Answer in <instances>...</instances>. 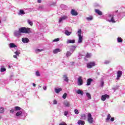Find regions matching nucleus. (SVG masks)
<instances>
[{"label": "nucleus", "instance_id": "43", "mask_svg": "<svg viewBox=\"0 0 125 125\" xmlns=\"http://www.w3.org/2000/svg\"><path fill=\"white\" fill-rule=\"evenodd\" d=\"M110 121L111 122H114V121H115V118L114 117H111V119H110Z\"/></svg>", "mask_w": 125, "mask_h": 125}, {"label": "nucleus", "instance_id": "6", "mask_svg": "<svg viewBox=\"0 0 125 125\" xmlns=\"http://www.w3.org/2000/svg\"><path fill=\"white\" fill-rule=\"evenodd\" d=\"M110 98V96L107 94L103 95L101 97V100L102 101H105L106 99H108Z\"/></svg>", "mask_w": 125, "mask_h": 125}, {"label": "nucleus", "instance_id": "44", "mask_svg": "<svg viewBox=\"0 0 125 125\" xmlns=\"http://www.w3.org/2000/svg\"><path fill=\"white\" fill-rule=\"evenodd\" d=\"M69 113V112L68 111H64V116H67V115H68V114Z\"/></svg>", "mask_w": 125, "mask_h": 125}, {"label": "nucleus", "instance_id": "17", "mask_svg": "<svg viewBox=\"0 0 125 125\" xmlns=\"http://www.w3.org/2000/svg\"><path fill=\"white\" fill-rule=\"evenodd\" d=\"M77 94H81V95H83V91L81 89H78L76 91Z\"/></svg>", "mask_w": 125, "mask_h": 125}, {"label": "nucleus", "instance_id": "48", "mask_svg": "<svg viewBox=\"0 0 125 125\" xmlns=\"http://www.w3.org/2000/svg\"><path fill=\"white\" fill-rule=\"evenodd\" d=\"M43 88L44 90H46V89H47L46 86H44L43 87Z\"/></svg>", "mask_w": 125, "mask_h": 125}, {"label": "nucleus", "instance_id": "26", "mask_svg": "<svg viewBox=\"0 0 125 125\" xmlns=\"http://www.w3.org/2000/svg\"><path fill=\"white\" fill-rule=\"evenodd\" d=\"M86 95L88 99L90 100L91 99V95L89 93H86Z\"/></svg>", "mask_w": 125, "mask_h": 125}, {"label": "nucleus", "instance_id": "21", "mask_svg": "<svg viewBox=\"0 0 125 125\" xmlns=\"http://www.w3.org/2000/svg\"><path fill=\"white\" fill-rule=\"evenodd\" d=\"M67 43H75L76 42V41L75 40H68L66 42Z\"/></svg>", "mask_w": 125, "mask_h": 125}, {"label": "nucleus", "instance_id": "39", "mask_svg": "<svg viewBox=\"0 0 125 125\" xmlns=\"http://www.w3.org/2000/svg\"><path fill=\"white\" fill-rule=\"evenodd\" d=\"M20 14H25V12H24V10H20Z\"/></svg>", "mask_w": 125, "mask_h": 125}, {"label": "nucleus", "instance_id": "34", "mask_svg": "<svg viewBox=\"0 0 125 125\" xmlns=\"http://www.w3.org/2000/svg\"><path fill=\"white\" fill-rule=\"evenodd\" d=\"M6 71V69L5 68L1 67L0 68V72L2 73L3 72H5Z\"/></svg>", "mask_w": 125, "mask_h": 125}, {"label": "nucleus", "instance_id": "29", "mask_svg": "<svg viewBox=\"0 0 125 125\" xmlns=\"http://www.w3.org/2000/svg\"><path fill=\"white\" fill-rule=\"evenodd\" d=\"M21 115H22V111H20L16 113L17 117H19V116H21Z\"/></svg>", "mask_w": 125, "mask_h": 125}, {"label": "nucleus", "instance_id": "51", "mask_svg": "<svg viewBox=\"0 0 125 125\" xmlns=\"http://www.w3.org/2000/svg\"><path fill=\"white\" fill-rule=\"evenodd\" d=\"M13 57H14V58H17V55H15L13 56Z\"/></svg>", "mask_w": 125, "mask_h": 125}, {"label": "nucleus", "instance_id": "2", "mask_svg": "<svg viewBox=\"0 0 125 125\" xmlns=\"http://www.w3.org/2000/svg\"><path fill=\"white\" fill-rule=\"evenodd\" d=\"M79 40H78V43H81L83 42V37L82 36V30L79 29L78 31Z\"/></svg>", "mask_w": 125, "mask_h": 125}, {"label": "nucleus", "instance_id": "14", "mask_svg": "<svg viewBox=\"0 0 125 125\" xmlns=\"http://www.w3.org/2000/svg\"><path fill=\"white\" fill-rule=\"evenodd\" d=\"M109 17H110L111 19V22L112 23H116V21H115V20H114V15H109Z\"/></svg>", "mask_w": 125, "mask_h": 125}, {"label": "nucleus", "instance_id": "31", "mask_svg": "<svg viewBox=\"0 0 125 125\" xmlns=\"http://www.w3.org/2000/svg\"><path fill=\"white\" fill-rule=\"evenodd\" d=\"M71 54H72L69 51H67L66 53V55L67 57H69V56H71Z\"/></svg>", "mask_w": 125, "mask_h": 125}, {"label": "nucleus", "instance_id": "15", "mask_svg": "<svg viewBox=\"0 0 125 125\" xmlns=\"http://www.w3.org/2000/svg\"><path fill=\"white\" fill-rule=\"evenodd\" d=\"M22 42L24 43H28L29 42V39L25 38L22 39Z\"/></svg>", "mask_w": 125, "mask_h": 125}, {"label": "nucleus", "instance_id": "54", "mask_svg": "<svg viewBox=\"0 0 125 125\" xmlns=\"http://www.w3.org/2000/svg\"><path fill=\"white\" fill-rule=\"evenodd\" d=\"M9 68H10V65H9Z\"/></svg>", "mask_w": 125, "mask_h": 125}, {"label": "nucleus", "instance_id": "36", "mask_svg": "<svg viewBox=\"0 0 125 125\" xmlns=\"http://www.w3.org/2000/svg\"><path fill=\"white\" fill-rule=\"evenodd\" d=\"M66 97H67V93H64L62 96V98L66 99Z\"/></svg>", "mask_w": 125, "mask_h": 125}, {"label": "nucleus", "instance_id": "56", "mask_svg": "<svg viewBox=\"0 0 125 125\" xmlns=\"http://www.w3.org/2000/svg\"><path fill=\"white\" fill-rule=\"evenodd\" d=\"M39 87H41V86H39Z\"/></svg>", "mask_w": 125, "mask_h": 125}, {"label": "nucleus", "instance_id": "18", "mask_svg": "<svg viewBox=\"0 0 125 125\" xmlns=\"http://www.w3.org/2000/svg\"><path fill=\"white\" fill-rule=\"evenodd\" d=\"M63 81H64V82H66L67 83L69 82V79H68V77L67 76V75H63Z\"/></svg>", "mask_w": 125, "mask_h": 125}, {"label": "nucleus", "instance_id": "3", "mask_svg": "<svg viewBox=\"0 0 125 125\" xmlns=\"http://www.w3.org/2000/svg\"><path fill=\"white\" fill-rule=\"evenodd\" d=\"M95 66V62H91L89 63H87V68L88 69H91L92 67H94Z\"/></svg>", "mask_w": 125, "mask_h": 125}, {"label": "nucleus", "instance_id": "30", "mask_svg": "<svg viewBox=\"0 0 125 125\" xmlns=\"http://www.w3.org/2000/svg\"><path fill=\"white\" fill-rule=\"evenodd\" d=\"M27 23L30 25V26H33V22L31 21L30 20H27Z\"/></svg>", "mask_w": 125, "mask_h": 125}, {"label": "nucleus", "instance_id": "1", "mask_svg": "<svg viewBox=\"0 0 125 125\" xmlns=\"http://www.w3.org/2000/svg\"><path fill=\"white\" fill-rule=\"evenodd\" d=\"M19 31H20L21 33H23V34H29V33H31V28L28 27L26 28L25 27H22L19 28Z\"/></svg>", "mask_w": 125, "mask_h": 125}, {"label": "nucleus", "instance_id": "45", "mask_svg": "<svg viewBox=\"0 0 125 125\" xmlns=\"http://www.w3.org/2000/svg\"><path fill=\"white\" fill-rule=\"evenodd\" d=\"M15 54L17 55V56L19 55L20 54V53L18 52V51L15 52Z\"/></svg>", "mask_w": 125, "mask_h": 125}, {"label": "nucleus", "instance_id": "10", "mask_svg": "<svg viewBox=\"0 0 125 125\" xmlns=\"http://www.w3.org/2000/svg\"><path fill=\"white\" fill-rule=\"evenodd\" d=\"M21 32H20V30H19V31H15L14 32L15 37H19V36H21Z\"/></svg>", "mask_w": 125, "mask_h": 125}, {"label": "nucleus", "instance_id": "23", "mask_svg": "<svg viewBox=\"0 0 125 125\" xmlns=\"http://www.w3.org/2000/svg\"><path fill=\"white\" fill-rule=\"evenodd\" d=\"M64 34L66 35V36H70V35L72 34V32H69V31L65 30Z\"/></svg>", "mask_w": 125, "mask_h": 125}, {"label": "nucleus", "instance_id": "52", "mask_svg": "<svg viewBox=\"0 0 125 125\" xmlns=\"http://www.w3.org/2000/svg\"><path fill=\"white\" fill-rule=\"evenodd\" d=\"M33 86H34V87H35V86H36V84L34 83H33Z\"/></svg>", "mask_w": 125, "mask_h": 125}, {"label": "nucleus", "instance_id": "40", "mask_svg": "<svg viewBox=\"0 0 125 125\" xmlns=\"http://www.w3.org/2000/svg\"><path fill=\"white\" fill-rule=\"evenodd\" d=\"M36 75L37 77H40L41 76V74H40V72L39 71H36Z\"/></svg>", "mask_w": 125, "mask_h": 125}, {"label": "nucleus", "instance_id": "47", "mask_svg": "<svg viewBox=\"0 0 125 125\" xmlns=\"http://www.w3.org/2000/svg\"><path fill=\"white\" fill-rule=\"evenodd\" d=\"M10 113H11V114H13V113H14V110L11 109V110H10Z\"/></svg>", "mask_w": 125, "mask_h": 125}, {"label": "nucleus", "instance_id": "55", "mask_svg": "<svg viewBox=\"0 0 125 125\" xmlns=\"http://www.w3.org/2000/svg\"><path fill=\"white\" fill-rule=\"evenodd\" d=\"M1 23V21H0V23Z\"/></svg>", "mask_w": 125, "mask_h": 125}, {"label": "nucleus", "instance_id": "33", "mask_svg": "<svg viewBox=\"0 0 125 125\" xmlns=\"http://www.w3.org/2000/svg\"><path fill=\"white\" fill-rule=\"evenodd\" d=\"M117 41L118 42H123V39L121 37H118L117 38Z\"/></svg>", "mask_w": 125, "mask_h": 125}, {"label": "nucleus", "instance_id": "13", "mask_svg": "<svg viewBox=\"0 0 125 125\" xmlns=\"http://www.w3.org/2000/svg\"><path fill=\"white\" fill-rule=\"evenodd\" d=\"M77 124L79 125H85V122L83 120H78Z\"/></svg>", "mask_w": 125, "mask_h": 125}, {"label": "nucleus", "instance_id": "25", "mask_svg": "<svg viewBox=\"0 0 125 125\" xmlns=\"http://www.w3.org/2000/svg\"><path fill=\"white\" fill-rule=\"evenodd\" d=\"M81 120H86V115H85V114H81Z\"/></svg>", "mask_w": 125, "mask_h": 125}, {"label": "nucleus", "instance_id": "22", "mask_svg": "<svg viewBox=\"0 0 125 125\" xmlns=\"http://www.w3.org/2000/svg\"><path fill=\"white\" fill-rule=\"evenodd\" d=\"M9 46L11 48H13L14 47H17V45H15L14 43H10L9 44Z\"/></svg>", "mask_w": 125, "mask_h": 125}, {"label": "nucleus", "instance_id": "49", "mask_svg": "<svg viewBox=\"0 0 125 125\" xmlns=\"http://www.w3.org/2000/svg\"><path fill=\"white\" fill-rule=\"evenodd\" d=\"M105 64H109V63H110V62H109V61H106V62H105Z\"/></svg>", "mask_w": 125, "mask_h": 125}, {"label": "nucleus", "instance_id": "28", "mask_svg": "<svg viewBox=\"0 0 125 125\" xmlns=\"http://www.w3.org/2000/svg\"><path fill=\"white\" fill-rule=\"evenodd\" d=\"M15 111H20V110H21V107L19 106H16L15 107Z\"/></svg>", "mask_w": 125, "mask_h": 125}, {"label": "nucleus", "instance_id": "8", "mask_svg": "<svg viewBox=\"0 0 125 125\" xmlns=\"http://www.w3.org/2000/svg\"><path fill=\"white\" fill-rule=\"evenodd\" d=\"M70 14L72 16H77L78 15V12L75 9H72Z\"/></svg>", "mask_w": 125, "mask_h": 125}, {"label": "nucleus", "instance_id": "46", "mask_svg": "<svg viewBox=\"0 0 125 125\" xmlns=\"http://www.w3.org/2000/svg\"><path fill=\"white\" fill-rule=\"evenodd\" d=\"M101 84V86H103V85H104V82L102 81Z\"/></svg>", "mask_w": 125, "mask_h": 125}, {"label": "nucleus", "instance_id": "37", "mask_svg": "<svg viewBox=\"0 0 125 125\" xmlns=\"http://www.w3.org/2000/svg\"><path fill=\"white\" fill-rule=\"evenodd\" d=\"M86 19H87V20H88V21H90L92 20L93 18H92V17H87V18H86Z\"/></svg>", "mask_w": 125, "mask_h": 125}, {"label": "nucleus", "instance_id": "41", "mask_svg": "<svg viewBox=\"0 0 125 125\" xmlns=\"http://www.w3.org/2000/svg\"><path fill=\"white\" fill-rule=\"evenodd\" d=\"M86 58H90V54H89L88 53H87L86 55Z\"/></svg>", "mask_w": 125, "mask_h": 125}, {"label": "nucleus", "instance_id": "50", "mask_svg": "<svg viewBox=\"0 0 125 125\" xmlns=\"http://www.w3.org/2000/svg\"><path fill=\"white\" fill-rule=\"evenodd\" d=\"M38 2L41 3V2H42V0H38Z\"/></svg>", "mask_w": 125, "mask_h": 125}, {"label": "nucleus", "instance_id": "53", "mask_svg": "<svg viewBox=\"0 0 125 125\" xmlns=\"http://www.w3.org/2000/svg\"><path fill=\"white\" fill-rule=\"evenodd\" d=\"M0 119H1V116L0 115Z\"/></svg>", "mask_w": 125, "mask_h": 125}, {"label": "nucleus", "instance_id": "7", "mask_svg": "<svg viewBox=\"0 0 125 125\" xmlns=\"http://www.w3.org/2000/svg\"><path fill=\"white\" fill-rule=\"evenodd\" d=\"M122 75H123V71H122L121 70H119L117 72L116 80H120V78H121V77H122Z\"/></svg>", "mask_w": 125, "mask_h": 125}, {"label": "nucleus", "instance_id": "11", "mask_svg": "<svg viewBox=\"0 0 125 125\" xmlns=\"http://www.w3.org/2000/svg\"><path fill=\"white\" fill-rule=\"evenodd\" d=\"M61 51H62V50H61L59 48H57L53 50V53L54 54H56L58 53V52H61Z\"/></svg>", "mask_w": 125, "mask_h": 125}, {"label": "nucleus", "instance_id": "38", "mask_svg": "<svg viewBox=\"0 0 125 125\" xmlns=\"http://www.w3.org/2000/svg\"><path fill=\"white\" fill-rule=\"evenodd\" d=\"M74 113L76 114V115H78L79 113V110H78L77 109H74Z\"/></svg>", "mask_w": 125, "mask_h": 125}, {"label": "nucleus", "instance_id": "5", "mask_svg": "<svg viewBox=\"0 0 125 125\" xmlns=\"http://www.w3.org/2000/svg\"><path fill=\"white\" fill-rule=\"evenodd\" d=\"M83 79L82 76H79L78 79V85H83Z\"/></svg>", "mask_w": 125, "mask_h": 125}, {"label": "nucleus", "instance_id": "35", "mask_svg": "<svg viewBox=\"0 0 125 125\" xmlns=\"http://www.w3.org/2000/svg\"><path fill=\"white\" fill-rule=\"evenodd\" d=\"M59 41H60V39H59V38H57V39H54L53 41V42H59Z\"/></svg>", "mask_w": 125, "mask_h": 125}, {"label": "nucleus", "instance_id": "4", "mask_svg": "<svg viewBox=\"0 0 125 125\" xmlns=\"http://www.w3.org/2000/svg\"><path fill=\"white\" fill-rule=\"evenodd\" d=\"M88 123H89V124H92V123H93V118H92V116H91V113H88Z\"/></svg>", "mask_w": 125, "mask_h": 125}, {"label": "nucleus", "instance_id": "27", "mask_svg": "<svg viewBox=\"0 0 125 125\" xmlns=\"http://www.w3.org/2000/svg\"><path fill=\"white\" fill-rule=\"evenodd\" d=\"M41 51H43V49H37L35 50L36 53H38V52H41Z\"/></svg>", "mask_w": 125, "mask_h": 125}, {"label": "nucleus", "instance_id": "16", "mask_svg": "<svg viewBox=\"0 0 125 125\" xmlns=\"http://www.w3.org/2000/svg\"><path fill=\"white\" fill-rule=\"evenodd\" d=\"M63 105H64L65 107H70V102L67 101H65L63 103Z\"/></svg>", "mask_w": 125, "mask_h": 125}, {"label": "nucleus", "instance_id": "19", "mask_svg": "<svg viewBox=\"0 0 125 125\" xmlns=\"http://www.w3.org/2000/svg\"><path fill=\"white\" fill-rule=\"evenodd\" d=\"M110 119H111V114H108L107 116V118L105 119V121L106 122V123H108V122H109V121H110Z\"/></svg>", "mask_w": 125, "mask_h": 125}, {"label": "nucleus", "instance_id": "20", "mask_svg": "<svg viewBox=\"0 0 125 125\" xmlns=\"http://www.w3.org/2000/svg\"><path fill=\"white\" fill-rule=\"evenodd\" d=\"M91 82H92V79L89 78L87 80V85H90V84L91 83Z\"/></svg>", "mask_w": 125, "mask_h": 125}, {"label": "nucleus", "instance_id": "42", "mask_svg": "<svg viewBox=\"0 0 125 125\" xmlns=\"http://www.w3.org/2000/svg\"><path fill=\"white\" fill-rule=\"evenodd\" d=\"M53 104H54V105L57 104V101L56 100H54L53 101Z\"/></svg>", "mask_w": 125, "mask_h": 125}, {"label": "nucleus", "instance_id": "32", "mask_svg": "<svg viewBox=\"0 0 125 125\" xmlns=\"http://www.w3.org/2000/svg\"><path fill=\"white\" fill-rule=\"evenodd\" d=\"M4 112V108L1 107L0 108V113H1V114L3 113V112Z\"/></svg>", "mask_w": 125, "mask_h": 125}, {"label": "nucleus", "instance_id": "12", "mask_svg": "<svg viewBox=\"0 0 125 125\" xmlns=\"http://www.w3.org/2000/svg\"><path fill=\"white\" fill-rule=\"evenodd\" d=\"M95 12H96V13H97V14H98V15H100V16H101L103 15L102 12L97 9H95Z\"/></svg>", "mask_w": 125, "mask_h": 125}, {"label": "nucleus", "instance_id": "9", "mask_svg": "<svg viewBox=\"0 0 125 125\" xmlns=\"http://www.w3.org/2000/svg\"><path fill=\"white\" fill-rule=\"evenodd\" d=\"M66 19H68V17L66 16H63L62 18H60L59 22V23H61V21H62L63 20H66Z\"/></svg>", "mask_w": 125, "mask_h": 125}, {"label": "nucleus", "instance_id": "24", "mask_svg": "<svg viewBox=\"0 0 125 125\" xmlns=\"http://www.w3.org/2000/svg\"><path fill=\"white\" fill-rule=\"evenodd\" d=\"M56 93H59L60 91H62V88H59L55 89Z\"/></svg>", "mask_w": 125, "mask_h": 125}]
</instances>
